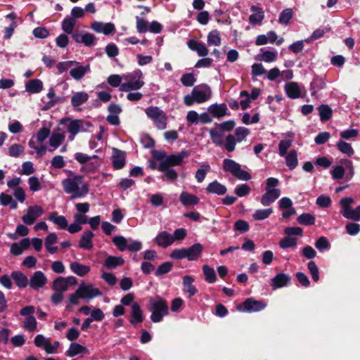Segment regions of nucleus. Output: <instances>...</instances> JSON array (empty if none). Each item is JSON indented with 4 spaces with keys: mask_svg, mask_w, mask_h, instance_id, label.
I'll use <instances>...</instances> for the list:
<instances>
[{
    "mask_svg": "<svg viewBox=\"0 0 360 360\" xmlns=\"http://www.w3.org/2000/svg\"><path fill=\"white\" fill-rule=\"evenodd\" d=\"M62 186L64 191L70 195L71 200L83 198L89 192V186L84 182L82 175H75L63 179Z\"/></svg>",
    "mask_w": 360,
    "mask_h": 360,
    "instance_id": "obj_1",
    "label": "nucleus"
},
{
    "mask_svg": "<svg viewBox=\"0 0 360 360\" xmlns=\"http://www.w3.org/2000/svg\"><path fill=\"white\" fill-rule=\"evenodd\" d=\"M148 310L151 312V321L153 323L160 322L169 314L168 303L164 298L156 296L149 300Z\"/></svg>",
    "mask_w": 360,
    "mask_h": 360,
    "instance_id": "obj_2",
    "label": "nucleus"
},
{
    "mask_svg": "<svg viewBox=\"0 0 360 360\" xmlns=\"http://www.w3.org/2000/svg\"><path fill=\"white\" fill-rule=\"evenodd\" d=\"M212 96L211 88L207 84H201L194 87L190 94L184 97V103L187 106H191L193 103H202Z\"/></svg>",
    "mask_w": 360,
    "mask_h": 360,
    "instance_id": "obj_3",
    "label": "nucleus"
},
{
    "mask_svg": "<svg viewBox=\"0 0 360 360\" xmlns=\"http://www.w3.org/2000/svg\"><path fill=\"white\" fill-rule=\"evenodd\" d=\"M124 82L120 87V91H131L140 89L145 84L143 79V73L141 70H136L131 73L123 75Z\"/></svg>",
    "mask_w": 360,
    "mask_h": 360,
    "instance_id": "obj_4",
    "label": "nucleus"
},
{
    "mask_svg": "<svg viewBox=\"0 0 360 360\" xmlns=\"http://www.w3.org/2000/svg\"><path fill=\"white\" fill-rule=\"evenodd\" d=\"M279 181L278 179L270 177L266 179V192L260 199L263 206H268L273 203L281 195V190L277 188Z\"/></svg>",
    "mask_w": 360,
    "mask_h": 360,
    "instance_id": "obj_5",
    "label": "nucleus"
},
{
    "mask_svg": "<svg viewBox=\"0 0 360 360\" xmlns=\"http://www.w3.org/2000/svg\"><path fill=\"white\" fill-rule=\"evenodd\" d=\"M223 169L226 172L231 173L233 176L240 180L248 181L252 178L250 174L243 170L238 162L231 159L224 160Z\"/></svg>",
    "mask_w": 360,
    "mask_h": 360,
    "instance_id": "obj_6",
    "label": "nucleus"
},
{
    "mask_svg": "<svg viewBox=\"0 0 360 360\" xmlns=\"http://www.w3.org/2000/svg\"><path fill=\"white\" fill-rule=\"evenodd\" d=\"M146 115L154 122L155 127L163 130L166 129L167 124V117L160 108L156 106H150L145 110Z\"/></svg>",
    "mask_w": 360,
    "mask_h": 360,
    "instance_id": "obj_7",
    "label": "nucleus"
},
{
    "mask_svg": "<svg viewBox=\"0 0 360 360\" xmlns=\"http://www.w3.org/2000/svg\"><path fill=\"white\" fill-rule=\"evenodd\" d=\"M60 124L65 125L66 130L69 134L68 139L70 141L75 139V136L85 131V122L81 120H72L70 118H64L60 121Z\"/></svg>",
    "mask_w": 360,
    "mask_h": 360,
    "instance_id": "obj_8",
    "label": "nucleus"
},
{
    "mask_svg": "<svg viewBox=\"0 0 360 360\" xmlns=\"http://www.w3.org/2000/svg\"><path fill=\"white\" fill-rule=\"evenodd\" d=\"M77 291L80 295L81 299L87 301L102 295V292L91 283H80Z\"/></svg>",
    "mask_w": 360,
    "mask_h": 360,
    "instance_id": "obj_9",
    "label": "nucleus"
},
{
    "mask_svg": "<svg viewBox=\"0 0 360 360\" xmlns=\"http://www.w3.org/2000/svg\"><path fill=\"white\" fill-rule=\"evenodd\" d=\"M36 347L43 349L47 354H52L58 352L60 342L55 341L51 343V341L42 335H37L34 340Z\"/></svg>",
    "mask_w": 360,
    "mask_h": 360,
    "instance_id": "obj_10",
    "label": "nucleus"
},
{
    "mask_svg": "<svg viewBox=\"0 0 360 360\" xmlns=\"http://www.w3.org/2000/svg\"><path fill=\"white\" fill-rule=\"evenodd\" d=\"M188 156V153L186 151H181L178 155L167 156L160 162L158 169H165L167 167L169 168L172 166L179 165L182 162L183 160Z\"/></svg>",
    "mask_w": 360,
    "mask_h": 360,
    "instance_id": "obj_11",
    "label": "nucleus"
},
{
    "mask_svg": "<svg viewBox=\"0 0 360 360\" xmlns=\"http://www.w3.org/2000/svg\"><path fill=\"white\" fill-rule=\"evenodd\" d=\"M44 213L42 207L39 205L29 206L27 213L22 216V220L26 225H32Z\"/></svg>",
    "mask_w": 360,
    "mask_h": 360,
    "instance_id": "obj_12",
    "label": "nucleus"
},
{
    "mask_svg": "<svg viewBox=\"0 0 360 360\" xmlns=\"http://www.w3.org/2000/svg\"><path fill=\"white\" fill-rule=\"evenodd\" d=\"M49 143L51 148L50 151H53L58 148L64 141L65 139V133L60 128L54 129L51 135H49Z\"/></svg>",
    "mask_w": 360,
    "mask_h": 360,
    "instance_id": "obj_13",
    "label": "nucleus"
},
{
    "mask_svg": "<svg viewBox=\"0 0 360 360\" xmlns=\"http://www.w3.org/2000/svg\"><path fill=\"white\" fill-rule=\"evenodd\" d=\"M47 283V278L45 274L41 271H35L30 277L29 285L33 290H38L43 288Z\"/></svg>",
    "mask_w": 360,
    "mask_h": 360,
    "instance_id": "obj_14",
    "label": "nucleus"
},
{
    "mask_svg": "<svg viewBox=\"0 0 360 360\" xmlns=\"http://www.w3.org/2000/svg\"><path fill=\"white\" fill-rule=\"evenodd\" d=\"M154 242L158 247L167 248L174 243L172 234L166 231H160L154 238Z\"/></svg>",
    "mask_w": 360,
    "mask_h": 360,
    "instance_id": "obj_15",
    "label": "nucleus"
},
{
    "mask_svg": "<svg viewBox=\"0 0 360 360\" xmlns=\"http://www.w3.org/2000/svg\"><path fill=\"white\" fill-rule=\"evenodd\" d=\"M72 39L77 43H81L86 46H91L95 44L96 37L89 32H75L72 34Z\"/></svg>",
    "mask_w": 360,
    "mask_h": 360,
    "instance_id": "obj_16",
    "label": "nucleus"
},
{
    "mask_svg": "<svg viewBox=\"0 0 360 360\" xmlns=\"http://www.w3.org/2000/svg\"><path fill=\"white\" fill-rule=\"evenodd\" d=\"M243 307L245 311L257 312L263 310L266 307V303L263 300L248 298L243 302Z\"/></svg>",
    "mask_w": 360,
    "mask_h": 360,
    "instance_id": "obj_17",
    "label": "nucleus"
},
{
    "mask_svg": "<svg viewBox=\"0 0 360 360\" xmlns=\"http://www.w3.org/2000/svg\"><path fill=\"white\" fill-rule=\"evenodd\" d=\"M289 274L280 273L271 279V286L273 290L287 286L290 282Z\"/></svg>",
    "mask_w": 360,
    "mask_h": 360,
    "instance_id": "obj_18",
    "label": "nucleus"
},
{
    "mask_svg": "<svg viewBox=\"0 0 360 360\" xmlns=\"http://www.w3.org/2000/svg\"><path fill=\"white\" fill-rule=\"evenodd\" d=\"M90 72V65H81L77 62V65H75L70 70V75L75 80L82 79L88 72Z\"/></svg>",
    "mask_w": 360,
    "mask_h": 360,
    "instance_id": "obj_19",
    "label": "nucleus"
},
{
    "mask_svg": "<svg viewBox=\"0 0 360 360\" xmlns=\"http://www.w3.org/2000/svg\"><path fill=\"white\" fill-rule=\"evenodd\" d=\"M91 29L98 33H103L105 35H108L115 30V26L113 23L102 22H94L91 25Z\"/></svg>",
    "mask_w": 360,
    "mask_h": 360,
    "instance_id": "obj_20",
    "label": "nucleus"
},
{
    "mask_svg": "<svg viewBox=\"0 0 360 360\" xmlns=\"http://www.w3.org/2000/svg\"><path fill=\"white\" fill-rule=\"evenodd\" d=\"M250 11L252 13L249 17V22L252 25H260L264 18V11L257 6H252Z\"/></svg>",
    "mask_w": 360,
    "mask_h": 360,
    "instance_id": "obj_21",
    "label": "nucleus"
},
{
    "mask_svg": "<svg viewBox=\"0 0 360 360\" xmlns=\"http://www.w3.org/2000/svg\"><path fill=\"white\" fill-rule=\"evenodd\" d=\"M207 110L210 115L216 118H221L229 114L227 105L225 103L212 104L209 106Z\"/></svg>",
    "mask_w": 360,
    "mask_h": 360,
    "instance_id": "obj_22",
    "label": "nucleus"
},
{
    "mask_svg": "<svg viewBox=\"0 0 360 360\" xmlns=\"http://www.w3.org/2000/svg\"><path fill=\"white\" fill-rule=\"evenodd\" d=\"M186 259L188 261H195L197 260L201 255L203 247L199 243H195L191 247L186 248Z\"/></svg>",
    "mask_w": 360,
    "mask_h": 360,
    "instance_id": "obj_23",
    "label": "nucleus"
},
{
    "mask_svg": "<svg viewBox=\"0 0 360 360\" xmlns=\"http://www.w3.org/2000/svg\"><path fill=\"white\" fill-rule=\"evenodd\" d=\"M89 350L85 347L77 342H72L70 345L65 355L69 357H73L78 354H89Z\"/></svg>",
    "mask_w": 360,
    "mask_h": 360,
    "instance_id": "obj_24",
    "label": "nucleus"
},
{
    "mask_svg": "<svg viewBox=\"0 0 360 360\" xmlns=\"http://www.w3.org/2000/svg\"><path fill=\"white\" fill-rule=\"evenodd\" d=\"M187 45L190 49L196 51L200 57H205L209 53L207 47L202 43L196 40L190 39L187 42Z\"/></svg>",
    "mask_w": 360,
    "mask_h": 360,
    "instance_id": "obj_25",
    "label": "nucleus"
},
{
    "mask_svg": "<svg viewBox=\"0 0 360 360\" xmlns=\"http://www.w3.org/2000/svg\"><path fill=\"white\" fill-rule=\"evenodd\" d=\"M131 320L130 323L132 325H136L139 323H141L143 321V312L140 305L137 302H133L131 304Z\"/></svg>",
    "mask_w": 360,
    "mask_h": 360,
    "instance_id": "obj_26",
    "label": "nucleus"
},
{
    "mask_svg": "<svg viewBox=\"0 0 360 360\" xmlns=\"http://www.w3.org/2000/svg\"><path fill=\"white\" fill-rule=\"evenodd\" d=\"M70 269L74 274L81 277L88 274L91 270L89 266L80 264L78 262H71Z\"/></svg>",
    "mask_w": 360,
    "mask_h": 360,
    "instance_id": "obj_27",
    "label": "nucleus"
},
{
    "mask_svg": "<svg viewBox=\"0 0 360 360\" xmlns=\"http://www.w3.org/2000/svg\"><path fill=\"white\" fill-rule=\"evenodd\" d=\"M89 97V94L86 92H76L71 98V104L75 108H78L88 101Z\"/></svg>",
    "mask_w": 360,
    "mask_h": 360,
    "instance_id": "obj_28",
    "label": "nucleus"
},
{
    "mask_svg": "<svg viewBox=\"0 0 360 360\" xmlns=\"http://www.w3.org/2000/svg\"><path fill=\"white\" fill-rule=\"evenodd\" d=\"M11 277L20 288H24L29 285V280L27 277L20 271H13L11 273Z\"/></svg>",
    "mask_w": 360,
    "mask_h": 360,
    "instance_id": "obj_29",
    "label": "nucleus"
},
{
    "mask_svg": "<svg viewBox=\"0 0 360 360\" xmlns=\"http://www.w3.org/2000/svg\"><path fill=\"white\" fill-rule=\"evenodd\" d=\"M179 200L184 206L195 205L199 202V198L188 192H182L179 195Z\"/></svg>",
    "mask_w": 360,
    "mask_h": 360,
    "instance_id": "obj_30",
    "label": "nucleus"
},
{
    "mask_svg": "<svg viewBox=\"0 0 360 360\" xmlns=\"http://www.w3.org/2000/svg\"><path fill=\"white\" fill-rule=\"evenodd\" d=\"M94 237V233L87 231H85L79 240V248L85 250H91L93 248L92 238Z\"/></svg>",
    "mask_w": 360,
    "mask_h": 360,
    "instance_id": "obj_31",
    "label": "nucleus"
},
{
    "mask_svg": "<svg viewBox=\"0 0 360 360\" xmlns=\"http://www.w3.org/2000/svg\"><path fill=\"white\" fill-rule=\"evenodd\" d=\"M43 89V83L38 79L30 80L25 84V89L30 94L39 93Z\"/></svg>",
    "mask_w": 360,
    "mask_h": 360,
    "instance_id": "obj_32",
    "label": "nucleus"
},
{
    "mask_svg": "<svg viewBox=\"0 0 360 360\" xmlns=\"http://www.w3.org/2000/svg\"><path fill=\"white\" fill-rule=\"evenodd\" d=\"M57 240L58 238L55 233H51L46 237L45 247L49 253L55 254L58 252V247L53 245Z\"/></svg>",
    "mask_w": 360,
    "mask_h": 360,
    "instance_id": "obj_33",
    "label": "nucleus"
},
{
    "mask_svg": "<svg viewBox=\"0 0 360 360\" xmlns=\"http://www.w3.org/2000/svg\"><path fill=\"white\" fill-rule=\"evenodd\" d=\"M206 191L210 193L224 195L226 193L227 189L224 185L214 181L208 184L206 188Z\"/></svg>",
    "mask_w": 360,
    "mask_h": 360,
    "instance_id": "obj_34",
    "label": "nucleus"
},
{
    "mask_svg": "<svg viewBox=\"0 0 360 360\" xmlns=\"http://www.w3.org/2000/svg\"><path fill=\"white\" fill-rule=\"evenodd\" d=\"M285 164L290 170L295 169L298 165L297 152L295 150H291L285 155Z\"/></svg>",
    "mask_w": 360,
    "mask_h": 360,
    "instance_id": "obj_35",
    "label": "nucleus"
},
{
    "mask_svg": "<svg viewBox=\"0 0 360 360\" xmlns=\"http://www.w3.org/2000/svg\"><path fill=\"white\" fill-rule=\"evenodd\" d=\"M193 278L190 276H186L183 278L184 291L188 294L190 297L193 296L197 292L196 288L193 285Z\"/></svg>",
    "mask_w": 360,
    "mask_h": 360,
    "instance_id": "obj_36",
    "label": "nucleus"
},
{
    "mask_svg": "<svg viewBox=\"0 0 360 360\" xmlns=\"http://www.w3.org/2000/svg\"><path fill=\"white\" fill-rule=\"evenodd\" d=\"M49 219L61 229H66L68 227L66 218L64 216L58 215L56 212H51Z\"/></svg>",
    "mask_w": 360,
    "mask_h": 360,
    "instance_id": "obj_37",
    "label": "nucleus"
},
{
    "mask_svg": "<svg viewBox=\"0 0 360 360\" xmlns=\"http://www.w3.org/2000/svg\"><path fill=\"white\" fill-rule=\"evenodd\" d=\"M285 90L288 96L290 98L295 99L300 96V89L295 82L287 84L285 86Z\"/></svg>",
    "mask_w": 360,
    "mask_h": 360,
    "instance_id": "obj_38",
    "label": "nucleus"
},
{
    "mask_svg": "<svg viewBox=\"0 0 360 360\" xmlns=\"http://www.w3.org/2000/svg\"><path fill=\"white\" fill-rule=\"evenodd\" d=\"M0 202L4 206H9L11 210H15L18 207V202L9 194L1 193L0 194Z\"/></svg>",
    "mask_w": 360,
    "mask_h": 360,
    "instance_id": "obj_39",
    "label": "nucleus"
},
{
    "mask_svg": "<svg viewBox=\"0 0 360 360\" xmlns=\"http://www.w3.org/2000/svg\"><path fill=\"white\" fill-rule=\"evenodd\" d=\"M124 261L121 257L108 256L104 262V266L108 269H112L117 266H122Z\"/></svg>",
    "mask_w": 360,
    "mask_h": 360,
    "instance_id": "obj_40",
    "label": "nucleus"
},
{
    "mask_svg": "<svg viewBox=\"0 0 360 360\" xmlns=\"http://www.w3.org/2000/svg\"><path fill=\"white\" fill-rule=\"evenodd\" d=\"M210 135L213 143L217 146H221L224 143L223 131L218 127L211 129L210 130Z\"/></svg>",
    "mask_w": 360,
    "mask_h": 360,
    "instance_id": "obj_41",
    "label": "nucleus"
},
{
    "mask_svg": "<svg viewBox=\"0 0 360 360\" xmlns=\"http://www.w3.org/2000/svg\"><path fill=\"white\" fill-rule=\"evenodd\" d=\"M207 41L208 46H220L221 43V39L219 31L214 30L209 32Z\"/></svg>",
    "mask_w": 360,
    "mask_h": 360,
    "instance_id": "obj_42",
    "label": "nucleus"
},
{
    "mask_svg": "<svg viewBox=\"0 0 360 360\" xmlns=\"http://www.w3.org/2000/svg\"><path fill=\"white\" fill-rule=\"evenodd\" d=\"M52 288L54 291H58L63 293L67 291L68 285L65 280V277L60 276L56 278L53 281Z\"/></svg>",
    "mask_w": 360,
    "mask_h": 360,
    "instance_id": "obj_43",
    "label": "nucleus"
},
{
    "mask_svg": "<svg viewBox=\"0 0 360 360\" xmlns=\"http://www.w3.org/2000/svg\"><path fill=\"white\" fill-rule=\"evenodd\" d=\"M125 165V155L124 153L116 150L115 155L112 157V165L116 169L122 168Z\"/></svg>",
    "mask_w": 360,
    "mask_h": 360,
    "instance_id": "obj_44",
    "label": "nucleus"
},
{
    "mask_svg": "<svg viewBox=\"0 0 360 360\" xmlns=\"http://www.w3.org/2000/svg\"><path fill=\"white\" fill-rule=\"evenodd\" d=\"M354 202V199L351 197L342 198L340 201V205L342 207L341 213L345 218L350 212L351 205Z\"/></svg>",
    "mask_w": 360,
    "mask_h": 360,
    "instance_id": "obj_45",
    "label": "nucleus"
},
{
    "mask_svg": "<svg viewBox=\"0 0 360 360\" xmlns=\"http://www.w3.org/2000/svg\"><path fill=\"white\" fill-rule=\"evenodd\" d=\"M272 213L273 209L271 207L266 209H259L255 210L252 214V217L256 221L264 220L269 218Z\"/></svg>",
    "mask_w": 360,
    "mask_h": 360,
    "instance_id": "obj_46",
    "label": "nucleus"
},
{
    "mask_svg": "<svg viewBox=\"0 0 360 360\" xmlns=\"http://www.w3.org/2000/svg\"><path fill=\"white\" fill-rule=\"evenodd\" d=\"M202 271L205 281L209 283H213L216 281L217 276L213 268L205 264L202 266Z\"/></svg>",
    "mask_w": 360,
    "mask_h": 360,
    "instance_id": "obj_47",
    "label": "nucleus"
},
{
    "mask_svg": "<svg viewBox=\"0 0 360 360\" xmlns=\"http://www.w3.org/2000/svg\"><path fill=\"white\" fill-rule=\"evenodd\" d=\"M326 86L325 80L321 77H316L310 85L311 95H315L318 91Z\"/></svg>",
    "mask_w": 360,
    "mask_h": 360,
    "instance_id": "obj_48",
    "label": "nucleus"
},
{
    "mask_svg": "<svg viewBox=\"0 0 360 360\" xmlns=\"http://www.w3.org/2000/svg\"><path fill=\"white\" fill-rule=\"evenodd\" d=\"M76 25V20L71 17H66L62 22V30L66 34H73V30Z\"/></svg>",
    "mask_w": 360,
    "mask_h": 360,
    "instance_id": "obj_49",
    "label": "nucleus"
},
{
    "mask_svg": "<svg viewBox=\"0 0 360 360\" xmlns=\"http://www.w3.org/2000/svg\"><path fill=\"white\" fill-rule=\"evenodd\" d=\"M100 165L101 160L97 157V158H93L90 162L82 166L81 171L83 172H92L97 169Z\"/></svg>",
    "mask_w": 360,
    "mask_h": 360,
    "instance_id": "obj_50",
    "label": "nucleus"
},
{
    "mask_svg": "<svg viewBox=\"0 0 360 360\" xmlns=\"http://www.w3.org/2000/svg\"><path fill=\"white\" fill-rule=\"evenodd\" d=\"M262 53L259 56V60L266 63H272L277 59V51L263 50Z\"/></svg>",
    "mask_w": 360,
    "mask_h": 360,
    "instance_id": "obj_51",
    "label": "nucleus"
},
{
    "mask_svg": "<svg viewBox=\"0 0 360 360\" xmlns=\"http://www.w3.org/2000/svg\"><path fill=\"white\" fill-rule=\"evenodd\" d=\"M25 151V147L21 144L14 143L8 149V154L13 158H18Z\"/></svg>",
    "mask_w": 360,
    "mask_h": 360,
    "instance_id": "obj_52",
    "label": "nucleus"
},
{
    "mask_svg": "<svg viewBox=\"0 0 360 360\" xmlns=\"http://www.w3.org/2000/svg\"><path fill=\"white\" fill-rule=\"evenodd\" d=\"M210 170V166L208 164H203L201 165L196 172L195 177L198 183H201L205 179L207 174Z\"/></svg>",
    "mask_w": 360,
    "mask_h": 360,
    "instance_id": "obj_53",
    "label": "nucleus"
},
{
    "mask_svg": "<svg viewBox=\"0 0 360 360\" xmlns=\"http://www.w3.org/2000/svg\"><path fill=\"white\" fill-rule=\"evenodd\" d=\"M337 147L338 150L343 154H345L348 156H352L354 155V151L352 147V146L343 141H340L337 143Z\"/></svg>",
    "mask_w": 360,
    "mask_h": 360,
    "instance_id": "obj_54",
    "label": "nucleus"
},
{
    "mask_svg": "<svg viewBox=\"0 0 360 360\" xmlns=\"http://www.w3.org/2000/svg\"><path fill=\"white\" fill-rule=\"evenodd\" d=\"M299 224L309 226L314 225L315 224V217L310 213H304L300 215L297 219Z\"/></svg>",
    "mask_w": 360,
    "mask_h": 360,
    "instance_id": "obj_55",
    "label": "nucleus"
},
{
    "mask_svg": "<svg viewBox=\"0 0 360 360\" xmlns=\"http://www.w3.org/2000/svg\"><path fill=\"white\" fill-rule=\"evenodd\" d=\"M320 120L321 121L328 120L332 116V110L327 105H321L318 108Z\"/></svg>",
    "mask_w": 360,
    "mask_h": 360,
    "instance_id": "obj_56",
    "label": "nucleus"
},
{
    "mask_svg": "<svg viewBox=\"0 0 360 360\" xmlns=\"http://www.w3.org/2000/svg\"><path fill=\"white\" fill-rule=\"evenodd\" d=\"M79 299H81L80 295L76 290L74 293H72L68 297V304L66 305V310L70 311L73 306L79 304Z\"/></svg>",
    "mask_w": 360,
    "mask_h": 360,
    "instance_id": "obj_57",
    "label": "nucleus"
},
{
    "mask_svg": "<svg viewBox=\"0 0 360 360\" xmlns=\"http://www.w3.org/2000/svg\"><path fill=\"white\" fill-rule=\"evenodd\" d=\"M250 134V130L248 128L243 127H239L236 128L235 131V139L238 143H240L244 141L246 137Z\"/></svg>",
    "mask_w": 360,
    "mask_h": 360,
    "instance_id": "obj_58",
    "label": "nucleus"
},
{
    "mask_svg": "<svg viewBox=\"0 0 360 360\" xmlns=\"http://www.w3.org/2000/svg\"><path fill=\"white\" fill-rule=\"evenodd\" d=\"M28 145L31 148H33L36 151L38 157L39 158L44 156L47 151V148L45 145L41 144V146H38L36 143V141L33 139L29 141Z\"/></svg>",
    "mask_w": 360,
    "mask_h": 360,
    "instance_id": "obj_59",
    "label": "nucleus"
},
{
    "mask_svg": "<svg viewBox=\"0 0 360 360\" xmlns=\"http://www.w3.org/2000/svg\"><path fill=\"white\" fill-rule=\"evenodd\" d=\"M136 27L139 33H146L148 31V23L144 18L136 17Z\"/></svg>",
    "mask_w": 360,
    "mask_h": 360,
    "instance_id": "obj_60",
    "label": "nucleus"
},
{
    "mask_svg": "<svg viewBox=\"0 0 360 360\" xmlns=\"http://www.w3.org/2000/svg\"><path fill=\"white\" fill-rule=\"evenodd\" d=\"M292 141L290 139H283L279 142L278 153L281 157L287 155L288 150L291 147Z\"/></svg>",
    "mask_w": 360,
    "mask_h": 360,
    "instance_id": "obj_61",
    "label": "nucleus"
},
{
    "mask_svg": "<svg viewBox=\"0 0 360 360\" xmlns=\"http://www.w3.org/2000/svg\"><path fill=\"white\" fill-rule=\"evenodd\" d=\"M238 141L235 139L233 134H229L224 141V148L228 152H233L236 149V146Z\"/></svg>",
    "mask_w": 360,
    "mask_h": 360,
    "instance_id": "obj_62",
    "label": "nucleus"
},
{
    "mask_svg": "<svg viewBox=\"0 0 360 360\" xmlns=\"http://www.w3.org/2000/svg\"><path fill=\"white\" fill-rule=\"evenodd\" d=\"M307 268L314 282H318L319 280V270L314 261H310L307 264Z\"/></svg>",
    "mask_w": 360,
    "mask_h": 360,
    "instance_id": "obj_63",
    "label": "nucleus"
},
{
    "mask_svg": "<svg viewBox=\"0 0 360 360\" xmlns=\"http://www.w3.org/2000/svg\"><path fill=\"white\" fill-rule=\"evenodd\" d=\"M37 322L33 316H30L25 319L24 322V328L28 331H35L37 330Z\"/></svg>",
    "mask_w": 360,
    "mask_h": 360,
    "instance_id": "obj_64",
    "label": "nucleus"
}]
</instances>
